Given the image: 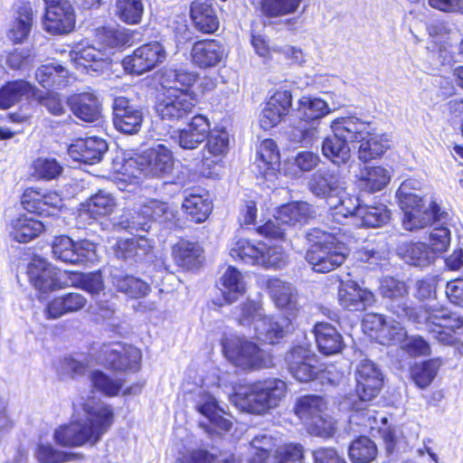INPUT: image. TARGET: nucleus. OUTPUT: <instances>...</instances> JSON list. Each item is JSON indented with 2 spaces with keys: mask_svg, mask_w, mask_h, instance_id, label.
Instances as JSON below:
<instances>
[{
  "mask_svg": "<svg viewBox=\"0 0 463 463\" xmlns=\"http://www.w3.org/2000/svg\"><path fill=\"white\" fill-rule=\"evenodd\" d=\"M84 418L60 426L53 433L55 442L63 447H80L96 444L109 430L114 419L110 405L93 399L81 404Z\"/></svg>",
  "mask_w": 463,
  "mask_h": 463,
  "instance_id": "1",
  "label": "nucleus"
},
{
  "mask_svg": "<svg viewBox=\"0 0 463 463\" xmlns=\"http://www.w3.org/2000/svg\"><path fill=\"white\" fill-rule=\"evenodd\" d=\"M307 239L313 242L306 252L305 259L316 272L326 273L341 266L348 253L347 244L351 241L346 228L334 227L330 232L318 228L307 233Z\"/></svg>",
  "mask_w": 463,
  "mask_h": 463,
  "instance_id": "2",
  "label": "nucleus"
},
{
  "mask_svg": "<svg viewBox=\"0 0 463 463\" xmlns=\"http://www.w3.org/2000/svg\"><path fill=\"white\" fill-rule=\"evenodd\" d=\"M355 381L356 393L345 396L339 402L340 410L354 411L350 416L351 421L373 429L371 421H375V417L362 404L373 400L380 392L383 382L382 372L373 361L363 359L356 366Z\"/></svg>",
  "mask_w": 463,
  "mask_h": 463,
  "instance_id": "3",
  "label": "nucleus"
},
{
  "mask_svg": "<svg viewBox=\"0 0 463 463\" xmlns=\"http://www.w3.org/2000/svg\"><path fill=\"white\" fill-rule=\"evenodd\" d=\"M286 392L287 384L284 381L270 378L241 388L231 397V401L241 411L263 414L277 407Z\"/></svg>",
  "mask_w": 463,
  "mask_h": 463,
  "instance_id": "4",
  "label": "nucleus"
},
{
  "mask_svg": "<svg viewBox=\"0 0 463 463\" xmlns=\"http://www.w3.org/2000/svg\"><path fill=\"white\" fill-rule=\"evenodd\" d=\"M228 249L234 260H240L248 265H258L266 269H280L287 262L281 246L268 245L260 241L234 236L230 241Z\"/></svg>",
  "mask_w": 463,
  "mask_h": 463,
  "instance_id": "5",
  "label": "nucleus"
},
{
  "mask_svg": "<svg viewBox=\"0 0 463 463\" xmlns=\"http://www.w3.org/2000/svg\"><path fill=\"white\" fill-rule=\"evenodd\" d=\"M419 318L422 320L426 330L439 343L445 345H456V351L463 355V317L444 308L429 306L420 310Z\"/></svg>",
  "mask_w": 463,
  "mask_h": 463,
  "instance_id": "6",
  "label": "nucleus"
},
{
  "mask_svg": "<svg viewBox=\"0 0 463 463\" xmlns=\"http://www.w3.org/2000/svg\"><path fill=\"white\" fill-rule=\"evenodd\" d=\"M222 347L226 359L243 370L268 368L272 364L269 354L244 337L225 335Z\"/></svg>",
  "mask_w": 463,
  "mask_h": 463,
  "instance_id": "7",
  "label": "nucleus"
},
{
  "mask_svg": "<svg viewBox=\"0 0 463 463\" xmlns=\"http://www.w3.org/2000/svg\"><path fill=\"white\" fill-rule=\"evenodd\" d=\"M316 216V211L307 202H292L278 208L274 220H269L258 228V232L266 238L281 240L285 229L281 224L303 225Z\"/></svg>",
  "mask_w": 463,
  "mask_h": 463,
  "instance_id": "8",
  "label": "nucleus"
},
{
  "mask_svg": "<svg viewBox=\"0 0 463 463\" xmlns=\"http://www.w3.org/2000/svg\"><path fill=\"white\" fill-rule=\"evenodd\" d=\"M167 204L156 200H147L133 210L125 212L114 223L118 230H125L130 233L148 232L155 221L167 220ZM138 234H137V236Z\"/></svg>",
  "mask_w": 463,
  "mask_h": 463,
  "instance_id": "9",
  "label": "nucleus"
},
{
  "mask_svg": "<svg viewBox=\"0 0 463 463\" xmlns=\"http://www.w3.org/2000/svg\"><path fill=\"white\" fill-rule=\"evenodd\" d=\"M362 326L366 335L383 345L401 344L406 336V330L401 322L381 314H366Z\"/></svg>",
  "mask_w": 463,
  "mask_h": 463,
  "instance_id": "10",
  "label": "nucleus"
},
{
  "mask_svg": "<svg viewBox=\"0 0 463 463\" xmlns=\"http://www.w3.org/2000/svg\"><path fill=\"white\" fill-rule=\"evenodd\" d=\"M195 103L193 92L165 90L156 102V111L162 120L175 124L187 118Z\"/></svg>",
  "mask_w": 463,
  "mask_h": 463,
  "instance_id": "11",
  "label": "nucleus"
},
{
  "mask_svg": "<svg viewBox=\"0 0 463 463\" xmlns=\"http://www.w3.org/2000/svg\"><path fill=\"white\" fill-rule=\"evenodd\" d=\"M52 251L56 260L69 264H86L97 259L95 243L89 240L75 242L64 235L54 238Z\"/></svg>",
  "mask_w": 463,
  "mask_h": 463,
  "instance_id": "12",
  "label": "nucleus"
},
{
  "mask_svg": "<svg viewBox=\"0 0 463 463\" xmlns=\"http://www.w3.org/2000/svg\"><path fill=\"white\" fill-rule=\"evenodd\" d=\"M135 164L144 175L163 178L173 169V152L166 146L157 144L138 155Z\"/></svg>",
  "mask_w": 463,
  "mask_h": 463,
  "instance_id": "13",
  "label": "nucleus"
},
{
  "mask_svg": "<svg viewBox=\"0 0 463 463\" xmlns=\"http://www.w3.org/2000/svg\"><path fill=\"white\" fill-rule=\"evenodd\" d=\"M288 369L298 381L307 383L320 373L324 377L329 371H324L318 364L317 355L307 346H294L286 356Z\"/></svg>",
  "mask_w": 463,
  "mask_h": 463,
  "instance_id": "14",
  "label": "nucleus"
},
{
  "mask_svg": "<svg viewBox=\"0 0 463 463\" xmlns=\"http://www.w3.org/2000/svg\"><path fill=\"white\" fill-rule=\"evenodd\" d=\"M165 51L158 42L146 43L137 48L131 55L124 58L122 65L129 73L140 75L162 63Z\"/></svg>",
  "mask_w": 463,
  "mask_h": 463,
  "instance_id": "15",
  "label": "nucleus"
},
{
  "mask_svg": "<svg viewBox=\"0 0 463 463\" xmlns=\"http://www.w3.org/2000/svg\"><path fill=\"white\" fill-rule=\"evenodd\" d=\"M99 358L115 371L136 372L140 368L142 354L135 346L112 343L102 346Z\"/></svg>",
  "mask_w": 463,
  "mask_h": 463,
  "instance_id": "16",
  "label": "nucleus"
},
{
  "mask_svg": "<svg viewBox=\"0 0 463 463\" xmlns=\"http://www.w3.org/2000/svg\"><path fill=\"white\" fill-rule=\"evenodd\" d=\"M43 1L45 4L44 29L52 34L70 33L75 24V15L70 1Z\"/></svg>",
  "mask_w": 463,
  "mask_h": 463,
  "instance_id": "17",
  "label": "nucleus"
},
{
  "mask_svg": "<svg viewBox=\"0 0 463 463\" xmlns=\"http://www.w3.org/2000/svg\"><path fill=\"white\" fill-rule=\"evenodd\" d=\"M345 185V177L338 170L320 168L308 180V189L316 197L331 203L335 196H341Z\"/></svg>",
  "mask_w": 463,
  "mask_h": 463,
  "instance_id": "18",
  "label": "nucleus"
},
{
  "mask_svg": "<svg viewBox=\"0 0 463 463\" xmlns=\"http://www.w3.org/2000/svg\"><path fill=\"white\" fill-rule=\"evenodd\" d=\"M379 292L386 300L388 309L398 318L411 317L412 310L408 306L409 287L403 280L384 277L380 281Z\"/></svg>",
  "mask_w": 463,
  "mask_h": 463,
  "instance_id": "19",
  "label": "nucleus"
},
{
  "mask_svg": "<svg viewBox=\"0 0 463 463\" xmlns=\"http://www.w3.org/2000/svg\"><path fill=\"white\" fill-rule=\"evenodd\" d=\"M144 115L141 108L126 97H117L113 102V125L124 134H137L142 126Z\"/></svg>",
  "mask_w": 463,
  "mask_h": 463,
  "instance_id": "20",
  "label": "nucleus"
},
{
  "mask_svg": "<svg viewBox=\"0 0 463 463\" xmlns=\"http://www.w3.org/2000/svg\"><path fill=\"white\" fill-rule=\"evenodd\" d=\"M21 203L24 210L40 216L56 215L62 206L61 198L56 192L33 187L24 191Z\"/></svg>",
  "mask_w": 463,
  "mask_h": 463,
  "instance_id": "21",
  "label": "nucleus"
},
{
  "mask_svg": "<svg viewBox=\"0 0 463 463\" xmlns=\"http://www.w3.org/2000/svg\"><path fill=\"white\" fill-rule=\"evenodd\" d=\"M447 221H449V212L431 198L428 204L406 211L403 213L402 225L407 231H415L435 224L436 222L445 223Z\"/></svg>",
  "mask_w": 463,
  "mask_h": 463,
  "instance_id": "22",
  "label": "nucleus"
},
{
  "mask_svg": "<svg viewBox=\"0 0 463 463\" xmlns=\"http://www.w3.org/2000/svg\"><path fill=\"white\" fill-rule=\"evenodd\" d=\"M225 45L219 40H200L194 43L191 50L192 62L201 69L214 68L227 57Z\"/></svg>",
  "mask_w": 463,
  "mask_h": 463,
  "instance_id": "23",
  "label": "nucleus"
},
{
  "mask_svg": "<svg viewBox=\"0 0 463 463\" xmlns=\"http://www.w3.org/2000/svg\"><path fill=\"white\" fill-rule=\"evenodd\" d=\"M375 301L372 291L361 288L356 281L340 280L338 286L339 305L349 311L362 312Z\"/></svg>",
  "mask_w": 463,
  "mask_h": 463,
  "instance_id": "24",
  "label": "nucleus"
},
{
  "mask_svg": "<svg viewBox=\"0 0 463 463\" xmlns=\"http://www.w3.org/2000/svg\"><path fill=\"white\" fill-rule=\"evenodd\" d=\"M292 105V95L288 90L279 89L269 99L260 117V126L269 130L288 114Z\"/></svg>",
  "mask_w": 463,
  "mask_h": 463,
  "instance_id": "25",
  "label": "nucleus"
},
{
  "mask_svg": "<svg viewBox=\"0 0 463 463\" xmlns=\"http://www.w3.org/2000/svg\"><path fill=\"white\" fill-rule=\"evenodd\" d=\"M108 148L105 139L94 136L77 139L69 146L68 154L74 161L95 165L102 160Z\"/></svg>",
  "mask_w": 463,
  "mask_h": 463,
  "instance_id": "26",
  "label": "nucleus"
},
{
  "mask_svg": "<svg viewBox=\"0 0 463 463\" xmlns=\"http://www.w3.org/2000/svg\"><path fill=\"white\" fill-rule=\"evenodd\" d=\"M288 317L284 316H266L258 320L254 326V335L261 342L274 345L279 343L291 330Z\"/></svg>",
  "mask_w": 463,
  "mask_h": 463,
  "instance_id": "27",
  "label": "nucleus"
},
{
  "mask_svg": "<svg viewBox=\"0 0 463 463\" xmlns=\"http://www.w3.org/2000/svg\"><path fill=\"white\" fill-rule=\"evenodd\" d=\"M67 104L73 115L86 123H96L101 118V103L91 91L71 95Z\"/></svg>",
  "mask_w": 463,
  "mask_h": 463,
  "instance_id": "28",
  "label": "nucleus"
},
{
  "mask_svg": "<svg viewBox=\"0 0 463 463\" xmlns=\"http://www.w3.org/2000/svg\"><path fill=\"white\" fill-rule=\"evenodd\" d=\"M27 274L31 283L40 291L61 288L59 271L43 259L34 258L28 265Z\"/></svg>",
  "mask_w": 463,
  "mask_h": 463,
  "instance_id": "29",
  "label": "nucleus"
},
{
  "mask_svg": "<svg viewBox=\"0 0 463 463\" xmlns=\"http://www.w3.org/2000/svg\"><path fill=\"white\" fill-rule=\"evenodd\" d=\"M331 128L333 133L347 144L360 142L375 130L370 122L361 120L356 117L336 118L332 122Z\"/></svg>",
  "mask_w": 463,
  "mask_h": 463,
  "instance_id": "30",
  "label": "nucleus"
},
{
  "mask_svg": "<svg viewBox=\"0 0 463 463\" xmlns=\"http://www.w3.org/2000/svg\"><path fill=\"white\" fill-rule=\"evenodd\" d=\"M190 16L194 28L203 33H213L220 25L214 0H194L190 5Z\"/></svg>",
  "mask_w": 463,
  "mask_h": 463,
  "instance_id": "31",
  "label": "nucleus"
},
{
  "mask_svg": "<svg viewBox=\"0 0 463 463\" xmlns=\"http://www.w3.org/2000/svg\"><path fill=\"white\" fill-rule=\"evenodd\" d=\"M151 250L150 241L144 235H137L136 238L118 241L115 255L125 261L138 262L148 260Z\"/></svg>",
  "mask_w": 463,
  "mask_h": 463,
  "instance_id": "32",
  "label": "nucleus"
},
{
  "mask_svg": "<svg viewBox=\"0 0 463 463\" xmlns=\"http://www.w3.org/2000/svg\"><path fill=\"white\" fill-rule=\"evenodd\" d=\"M254 165L258 169V175L266 179L276 175L280 165V155L273 139L268 138L260 142Z\"/></svg>",
  "mask_w": 463,
  "mask_h": 463,
  "instance_id": "33",
  "label": "nucleus"
},
{
  "mask_svg": "<svg viewBox=\"0 0 463 463\" xmlns=\"http://www.w3.org/2000/svg\"><path fill=\"white\" fill-rule=\"evenodd\" d=\"M222 298H216L213 303L218 306L232 304L238 300L245 292V283L241 273L234 267H229L219 281Z\"/></svg>",
  "mask_w": 463,
  "mask_h": 463,
  "instance_id": "34",
  "label": "nucleus"
},
{
  "mask_svg": "<svg viewBox=\"0 0 463 463\" xmlns=\"http://www.w3.org/2000/svg\"><path fill=\"white\" fill-rule=\"evenodd\" d=\"M313 333L318 351L325 355L339 354L345 347L342 335L329 323H317Z\"/></svg>",
  "mask_w": 463,
  "mask_h": 463,
  "instance_id": "35",
  "label": "nucleus"
},
{
  "mask_svg": "<svg viewBox=\"0 0 463 463\" xmlns=\"http://www.w3.org/2000/svg\"><path fill=\"white\" fill-rule=\"evenodd\" d=\"M196 410L222 430L228 431L232 428V422L223 418L224 410L221 407L214 396L203 390L197 394L195 400Z\"/></svg>",
  "mask_w": 463,
  "mask_h": 463,
  "instance_id": "36",
  "label": "nucleus"
},
{
  "mask_svg": "<svg viewBox=\"0 0 463 463\" xmlns=\"http://www.w3.org/2000/svg\"><path fill=\"white\" fill-rule=\"evenodd\" d=\"M86 303L87 300L81 294L68 293L50 301L44 309V314L48 319H57L65 314L80 310Z\"/></svg>",
  "mask_w": 463,
  "mask_h": 463,
  "instance_id": "37",
  "label": "nucleus"
},
{
  "mask_svg": "<svg viewBox=\"0 0 463 463\" xmlns=\"http://www.w3.org/2000/svg\"><path fill=\"white\" fill-rule=\"evenodd\" d=\"M71 59L78 69L82 68L87 73L99 72L107 63L105 52L94 46L76 47L71 52Z\"/></svg>",
  "mask_w": 463,
  "mask_h": 463,
  "instance_id": "38",
  "label": "nucleus"
},
{
  "mask_svg": "<svg viewBox=\"0 0 463 463\" xmlns=\"http://www.w3.org/2000/svg\"><path fill=\"white\" fill-rule=\"evenodd\" d=\"M398 254L411 266L424 268L430 265L436 257L431 249L423 242H404L399 245Z\"/></svg>",
  "mask_w": 463,
  "mask_h": 463,
  "instance_id": "39",
  "label": "nucleus"
},
{
  "mask_svg": "<svg viewBox=\"0 0 463 463\" xmlns=\"http://www.w3.org/2000/svg\"><path fill=\"white\" fill-rule=\"evenodd\" d=\"M175 263L187 269L197 268L203 261V249L198 242L181 240L172 249Z\"/></svg>",
  "mask_w": 463,
  "mask_h": 463,
  "instance_id": "40",
  "label": "nucleus"
},
{
  "mask_svg": "<svg viewBox=\"0 0 463 463\" xmlns=\"http://www.w3.org/2000/svg\"><path fill=\"white\" fill-rule=\"evenodd\" d=\"M267 288L269 289L272 300L279 308L286 309L290 312L297 310V293L291 284L273 278L268 279Z\"/></svg>",
  "mask_w": 463,
  "mask_h": 463,
  "instance_id": "41",
  "label": "nucleus"
},
{
  "mask_svg": "<svg viewBox=\"0 0 463 463\" xmlns=\"http://www.w3.org/2000/svg\"><path fill=\"white\" fill-rule=\"evenodd\" d=\"M111 280L118 291L133 298L145 297L150 289L149 285L144 280L128 275L118 269L111 270Z\"/></svg>",
  "mask_w": 463,
  "mask_h": 463,
  "instance_id": "42",
  "label": "nucleus"
},
{
  "mask_svg": "<svg viewBox=\"0 0 463 463\" xmlns=\"http://www.w3.org/2000/svg\"><path fill=\"white\" fill-rule=\"evenodd\" d=\"M36 96V88L29 81L18 80L7 82L0 89V109H8L23 98Z\"/></svg>",
  "mask_w": 463,
  "mask_h": 463,
  "instance_id": "43",
  "label": "nucleus"
},
{
  "mask_svg": "<svg viewBox=\"0 0 463 463\" xmlns=\"http://www.w3.org/2000/svg\"><path fill=\"white\" fill-rule=\"evenodd\" d=\"M182 207L191 221L201 223L209 217L213 203L207 194L187 193Z\"/></svg>",
  "mask_w": 463,
  "mask_h": 463,
  "instance_id": "44",
  "label": "nucleus"
},
{
  "mask_svg": "<svg viewBox=\"0 0 463 463\" xmlns=\"http://www.w3.org/2000/svg\"><path fill=\"white\" fill-rule=\"evenodd\" d=\"M44 230V224L25 215L12 221L9 227L10 236L16 241L26 243L38 237Z\"/></svg>",
  "mask_w": 463,
  "mask_h": 463,
  "instance_id": "45",
  "label": "nucleus"
},
{
  "mask_svg": "<svg viewBox=\"0 0 463 463\" xmlns=\"http://www.w3.org/2000/svg\"><path fill=\"white\" fill-rule=\"evenodd\" d=\"M197 78V73L187 70H166L160 78V84L166 90L191 92Z\"/></svg>",
  "mask_w": 463,
  "mask_h": 463,
  "instance_id": "46",
  "label": "nucleus"
},
{
  "mask_svg": "<svg viewBox=\"0 0 463 463\" xmlns=\"http://www.w3.org/2000/svg\"><path fill=\"white\" fill-rule=\"evenodd\" d=\"M35 79L45 89H61L68 84V71L62 65L52 62L39 67Z\"/></svg>",
  "mask_w": 463,
  "mask_h": 463,
  "instance_id": "47",
  "label": "nucleus"
},
{
  "mask_svg": "<svg viewBox=\"0 0 463 463\" xmlns=\"http://www.w3.org/2000/svg\"><path fill=\"white\" fill-rule=\"evenodd\" d=\"M421 186V183L416 179L404 180L396 192V197L401 209L406 211L419 209L426 205V202L416 194Z\"/></svg>",
  "mask_w": 463,
  "mask_h": 463,
  "instance_id": "48",
  "label": "nucleus"
},
{
  "mask_svg": "<svg viewBox=\"0 0 463 463\" xmlns=\"http://www.w3.org/2000/svg\"><path fill=\"white\" fill-rule=\"evenodd\" d=\"M33 21V14L31 5L27 4L21 5L8 30L9 39L17 43L25 40L32 30Z\"/></svg>",
  "mask_w": 463,
  "mask_h": 463,
  "instance_id": "49",
  "label": "nucleus"
},
{
  "mask_svg": "<svg viewBox=\"0 0 463 463\" xmlns=\"http://www.w3.org/2000/svg\"><path fill=\"white\" fill-rule=\"evenodd\" d=\"M298 116L307 121L318 120L330 112L327 103L320 98L304 96L298 101Z\"/></svg>",
  "mask_w": 463,
  "mask_h": 463,
  "instance_id": "50",
  "label": "nucleus"
},
{
  "mask_svg": "<svg viewBox=\"0 0 463 463\" xmlns=\"http://www.w3.org/2000/svg\"><path fill=\"white\" fill-rule=\"evenodd\" d=\"M391 171L383 166H366L361 171L362 187L374 193L383 189L391 181Z\"/></svg>",
  "mask_w": 463,
  "mask_h": 463,
  "instance_id": "51",
  "label": "nucleus"
},
{
  "mask_svg": "<svg viewBox=\"0 0 463 463\" xmlns=\"http://www.w3.org/2000/svg\"><path fill=\"white\" fill-rule=\"evenodd\" d=\"M322 153L335 165H343L348 162L351 157V151L348 144L335 133L327 137L322 143Z\"/></svg>",
  "mask_w": 463,
  "mask_h": 463,
  "instance_id": "52",
  "label": "nucleus"
},
{
  "mask_svg": "<svg viewBox=\"0 0 463 463\" xmlns=\"http://www.w3.org/2000/svg\"><path fill=\"white\" fill-rule=\"evenodd\" d=\"M359 143L358 158L364 163L382 156L388 148V140L374 131Z\"/></svg>",
  "mask_w": 463,
  "mask_h": 463,
  "instance_id": "53",
  "label": "nucleus"
},
{
  "mask_svg": "<svg viewBox=\"0 0 463 463\" xmlns=\"http://www.w3.org/2000/svg\"><path fill=\"white\" fill-rule=\"evenodd\" d=\"M326 409L325 400L317 395L300 397L295 406V413L304 422L307 423L313 418L323 413Z\"/></svg>",
  "mask_w": 463,
  "mask_h": 463,
  "instance_id": "54",
  "label": "nucleus"
},
{
  "mask_svg": "<svg viewBox=\"0 0 463 463\" xmlns=\"http://www.w3.org/2000/svg\"><path fill=\"white\" fill-rule=\"evenodd\" d=\"M348 453L353 463H371L376 458L378 450L371 439L362 436L350 444Z\"/></svg>",
  "mask_w": 463,
  "mask_h": 463,
  "instance_id": "55",
  "label": "nucleus"
},
{
  "mask_svg": "<svg viewBox=\"0 0 463 463\" xmlns=\"http://www.w3.org/2000/svg\"><path fill=\"white\" fill-rule=\"evenodd\" d=\"M304 0H260V11L269 18L294 14Z\"/></svg>",
  "mask_w": 463,
  "mask_h": 463,
  "instance_id": "56",
  "label": "nucleus"
},
{
  "mask_svg": "<svg viewBox=\"0 0 463 463\" xmlns=\"http://www.w3.org/2000/svg\"><path fill=\"white\" fill-rule=\"evenodd\" d=\"M391 217L390 211L383 204L363 205L358 210V218L364 227L376 228L385 224Z\"/></svg>",
  "mask_w": 463,
  "mask_h": 463,
  "instance_id": "57",
  "label": "nucleus"
},
{
  "mask_svg": "<svg viewBox=\"0 0 463 463\" xmlns=\"http://www.w3.org/2000/svg\"><path fill=\"white\" fill-rule=\"evenodd\" d=\"M144 14V0H117L116 14L128 24H137Z\"/></svg>",
  "mask_w": 463,
  "mask_h": 463,
  "instance_id": "58",
  "label": "nucleus"
},
{
  "mask_svg": "<svg viewBox=\"0 0 463 463\" xmlns=\"http://www.w3.org/2000/svg\"><path fill=\"white\" fill-rule=\"evenodd\" d=\"M115 205V199L110 194L99 191L86 202L84 207L90 215L97 218L110 214Z\"/></svg>",
  "mask_w": 463,
  "mask_h": 463,
  "instance_id": "59",
  "label": "nucleus"
},
{
  "mask_svg": "<svg viewBox=\"0 0 463 463\" xmlns=\"http://www.w3.org/2000/svg\"><path fill=\"white\" fill-rule=\"evenodd\" d=\"M264 310L260 302L250 300L241 303L234 313L239 325L242 326H255L259 319L264 317Z\"/></svg>",
  "mask_w": 463,
  "mask_h": 463,
  "instance_id": "60",
  "label": "nucleus"
},
{
  "mask_svg": "<svg viewBox=\"0 0 463 463\" xmlns=\"http://www.w3.org/2000/svg\"><path fill=\"white\" fill-rule=\"evenodd\" d=\"M90 380L92 386L102 394L113 397L118 394L123 387V382L120 379H112L104 372L95 370L90 373Z\"/></svg>",
  "mask_w": 463,
  "mask_h": 463,
  "instance_id": "61",
  "label": "nucleus"
},
{
  "mask_svg": "<svg viewBox=\"0 0 463 463\" xmlns=\"http://www.w3.org/2000/svg\"><path fill=\"white\" fill-rule=\"evenodd\" d=\"M99 42L109 48H121L129 45L132 36L125 28H102L98 34Z\"/></svg>",
  "mask_w": 463,
  "mask_h": 463,
  "instance_id": "62",
  "label": "nucleus"
},
{
  "mask_svg": "<svg viewBox=\"0 0 463 463\" xmlns=\"http://www.w3.org/2000/svg\"><path fill=\"white\" fill-rule=\"evenodd\" d=\"M33 175L42 180H53L62 173V166L55 158L39 157L33 164Z\"/></svg>",
  "mask_w": 463,
  "mask_h": 463,
  "instance_id": "63",
  "label": "nucleus"
},
{
  "mask_svg": "<svg viewBox=\"0 0 463 463\" xmlns=\"http://www.w3.org/2000/svg\"><path fill=\"white\" fill-rule=\"evenodd\" d=\"M205 148L207 153L213 157H222L229 148V134L223 128H214L210 131L207 137Z\"/></svg>",
  "mask_w": 463,
  "mask_h": 463,
  "instance_id": "64",
  "label": "nucleus"
}]
</instances>
